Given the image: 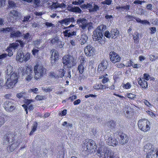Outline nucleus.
Masks as SVG:
<instances>
[{"label":"nucleus","mask_w":158,"mask_h":158,"mask_svg":"<svg viewBox=\"0 0 158 158\" xmlns=\"http://www.w3.org/2000/svg\"><path fill=\"white\" fill-rule=\"evenodd\" d=\"M64 29H66L65 31L63 32L65 36L70 37L73 35H76V32L72 29H70L69 27H65Z\"/></svg>","instance_id":"nucleus-16"},{"label":"nucleus","mask_w":158,"mask_h":158,"mask_svg":"<svg viewBox=\"0 0 158 158\" xmlns=\"http://www.w3.org/2000/svg\"><path fill=\"white\" fill-rule=\"evenodd\" d=\"M19 144L18 142L14 143L11 144L10 145H8L7 148V150L9 152L13 151L17 147Z\"/></svg>","instance_id":"nucleus-20"},{"label":"nucleus","mask_w":158,"mask_h":158,"mask_svg":"<svg viewBox=\"0 0 158 158\" xmlns=\"http://www.w3.org/2000/svg\"><path fill=\"white\" fill-rule=\"evenodd\" d=\"M105 139L108 144L110 146H116L118 144V142L116 140L110 133H107L105 136Z\"/></svg>","instance_id":"nucleus-10"},{"label":"nucleus","mask_w":158,"mask_h":158,"mask_svg":"<svg viewBox=\"0 0 158 158\" xmlns=\"http://www.w3.org/2000/svg\"><path fill=\"white\" fill-rule=\"evenodd\" d=\"M130 6L129 5H126L124 6H122V8L123 9V11H128L130 10Z\"/></svg>","instance_id":"nucleus-53"},{"label":"nucleus","mask_w":158,"mask_h":158,"mask_svg":"<svg viewBox=\"0 0 158 158\" xmlns=\"http://www.w3.org/2000/svg\"><path fill=\"white\" fill-rule=\"evenodd\" d=\"M118 137H119V143L120 144H123L127 142L128 140V137L125 134L121 132L118 134Z\"/></svg>","instance_id":"nucleus-17"},{"label":"nucleus","mask_w":158,"mask_h":158,"mask_svg":"<svg viewBox=\"0 0 158 158\" xmlns=\"http://www.w3.org/2000/svg\"><path fill=\"white\" fill-rule=\"evenodd\" d=\"M112 1V0H105L104 1L101 2V3L103 5H110Z\"/></svg>","instance_id":"nucleus-44"},{"label":"nucleus","mask_w":158,"mask_h":158,"mask_svg":"<svg viewBox=\"0 0 158 158\" xmlns=\"http://www.w3.org/2000/svg\"><path fill=\"white\" fill-rule=\"evenodd\" d=\"M12 81H10V80H8L7 79L6 82V88L7 89L11 88L14 86L16 84Z\"/></svg>","instance_id":"nucleus-25"},{"label":"nucleus","mask_w":158,"mask_h":158,"mask_svg":"<svg viewBox=\"0 0 158 158\" xmlns=\"http://www.w3.org/2000/svg\"><path fill=\"white\" fill-rule=\"evenodd\" d=\"M22 35V34L21 32L18 31H15L13 30L10 33V37L11 38H16L20 37Z\"/></svg>","instance_id":"nucleus-23"},{"label":"nucleus","mask_w":158,"mask_h":158,"mask_svg":"<svg viewBox=\"0 0 158 158\" xmlns=\"http://www.w3.org/2000/svg\"><path fill=\"white\" fill-rule=\"evenodd\" d=\"M86 67V66L85 65L79 64L78 66L77 70L79 71V73L80 74H82Z\"/></svg>","instance_id":"nucleus-30"},{"label":"nucleus","mask_w":158,"mask_h":158,"mask_svg":"<svg viewBox=\"0 0 158 158\" xmlns=\"http://www.w3.org/2000/svg\"><path fill=\"white\" fill-rule=\"evenodd\" d=\"M64 70L63 69H60L59 70V75L61 77H63L64 75Z\"/></svg>","instance_id":"nucleus-43"},{"label":"nucleus","mask_w":158,"mask_h":158,"mask_svg":"<svg viewBox=\"0 0 158 158\" xmlns=\"http://www.w3.org/2000/svg\"><path fill=\"white\" fill-rule=\"evenodd\" d=\"M35 99L37 100H41L44 99V98L42 96L38 95L35 97Z\"/></svg>","instance_id":"nucleus-62"},{"label":"nucleus","mask_w":158,"mask_h":158,"mask_svg":"<svg viewBox=\"0 0 158 158\" xmlns=\"http://www.w3.org/2000/svg\"><path fill=\"white\" fill-rule=\"evenodd\" d=\"M19 46V44L18 43H13L10 44L6 49V51L8 52V56H11L13 55V52L17 49Z\"/></svg>","instance_id":"nucleus-12"},{"label":"nucleus","mask_w":158,"mask_h":158,"mask_svg":"<svg viewBox=\"0 0 158 158\" xmlns=\"http://www.w3.org/2000/svg\"><path fill=\"white\" fill-rule=\"evenodd\" d=\"M10 8H13L16 6V4L14 2L12 1H9L8 2Z\"/></svg>","instance_id":"nucleus-41"},{"label":"nucleus","mask_w":158,"mask_h":158,"mask_svg":"<svg viewBox=\"0 0 158 158\" xmlns=\"http://www.w3.org/2000/svg\"><path fill=\"white\" fill-rule=\"evenodd\" d=\"M24 55L23 52H21L20 53H18L16 56V59L20 62L24 61Z\"/></svg>","instance_id":"nucleus-28"},{"label":"nucleus","mask_w":158,"mask_h":158,"mask_svg":"<svg viewBox=\"0 0 158 158\" xmlns=\"http://www.w3.org/2000/svg\"><path fill=\"white\" fill-rule=\"evenodd\" d=\"M139 34L137 32L134 34L133 35L134 43L136 44H138L139 40Z\"/></svg>","instance_id":"nucleus-31"},{"label":"nucleus","mask_w":158,"mask_h":158,"mask_svg":"<svg viewBox=\"0 0 158 158\" xmlns=\"http://www.w3.org/2000/svg\"><path fill=\"white\" fill-rule=\"evenodd\" d=\"M84 146L86 147L87 150L90 152H95L97 148L96 143L92 139L85 140Z\"/></svg>","instance_id":"nucleus-7"},{"label":"nucleus","mask_w":158,"mask_h":158,"mask_svg":"<svg viewBox=\"0 0 158 158\" xmlns=\"http://www.w3.org/2000/svg\"><path fill=\"white\" fill-rule=\"evenodd\" d=\"M13 27H7L5 28H3V30H2L3 32L7 33L8 32H10V33L11 32L13 31Z\"/></svg>","instance_id":"nucleus-38"},{"label":"nucleus","mask_w":158,"mask_h":158,"mask_svg":"<svg viewBox=\"0 0 158 158\" xmlns=\"http://www.w3.org/2000/svg\"><path fill=\"white\" fill-rule=\"evenodd\" d=\"M86 78V77L85 76H84L83 74H80V73L79 75V79L80 80H84V79Z\"/></svg>","instance_id":"nucleus-63"},{"label":"nucleus","mask_w":158,"mask_h":158,"mask_svg":"<svg viewBox=\"0 0 158 158\" xmlns=\"http://www.w3.org/2000/svg\"><path fill=\"white\" fill-rule=\"evenodd\" d=\"M145 2L143 1H140L139 0H135L134 2L133 3L135 4H136V5H137V4L141 5L143 2Z\"/></svg>","instance_id":"nucleus-57"},{"label":"nucleus","mask_w":158,"mask_h":158,"mask_svg":"<svg viewBox=\"0 0 158 158\" xmlns=\"http://www.w3.org/2000/svg\"><path fill=\"white\" fill-rule=\"evenodd\" d=\"M6 117V116L3 114H0V127L5 122V118Z\"/></svg>","instance_id":"nucleus-34"},{"label":"nucleus","mask_w":158,"mask_h":158,"mask_svg":"<svg viewBox=\"0 0 158 158\" xmlns=\"http://www.w3.org/2000/svg\"><path fill=\"white\" fill-rule=\"evenodd\" d=\"M93 88L96 89H105L108 88V87L106 85H103L102 84L100 83L94 85L93 86Z\"/></svg>","instance_id":"nucleus-29"},{"label":"nucleus","mask_w":158,"mask_h":158,"mask_svg":"<svg viewBox=\"0 0 158 158\" xmlns=\"http://www.w3.org/2000/svg\"><path fill=\"white\" fill-rule=\"evenodd\" d=\"M51 52L52 53L51 59L52 60L56 61L59 59V55L57 51L55 50H51Z\"/></svg>","instance_id":"nucleus-21"},{"label":"nucleus","mask_w":158,"mask_h":158,"mask_svg":"<svg viewBox=\"0 0 158 158\" xmlns=\"http://www.w3.org/2000/svg\"><path fill=\"white\" fill-rule=\"evenodd\" d=\"M144 151L146 152L151 153V152L154 151V148L151 144L148 143L144 146Z\"/></svg>","instance_id":"nucleus-19"},{"label":"nucleus","mask_w":158,"mask_h":158,"mask_svg":"<svg viewBox=\"0 0 158 158\" xmlns=\"http://www.w3.org/2000/svg\"><path fill=\"white\" fill-rule=\"evenodd\" d=\"M38 89L37 88H35L31 89L28 91V92L29 93L33 92L34 93H35L36 92V91H38Z\"/></svg>","instance_id":"nucleus-59"},{"label":"nucleus","mask_w":158,"mask_h":158,"mask_svg":"<svg viewBox=\"0 0 158 158\" xmlns=\"http://www.w3.org/2000/svg\"><path fill=\"white\" fill-rule=\"evenodd\" d=\"M30 54L27 53L24 56V61H27L30 59Z\"/></svg>","instance_id":"nucleus-54"},{"label":"nucleus","mask_w":158,"mask_h":158,"mask_svg":"<svg viewBox=\"0 0 158 158\" xmlns=\"http://www.w3.org/2000/svg\"><path fill=\"white\" fill-rule=\"evenodd\" d=\"M16 42H17L20 45V46L22 47H23L25 44H26L25 42L21 40H17Z\"/></svg>","instance_id":"nucleus-55"},{"label":"nucleus","mask_w":158,"mask_h":158,"mask_svg":"<svg viewBox=\"0 0 158 158\" xmlns=\"http://www.w3.org/2000/svg\"><path fill=\"white\" fill-rule=\"evenodd\" d=\"M37 123L36 122H35L33 124V128L31 131L30 135H32L34 133V132L35 131L37 127Z\"/></svg>","instance_id":"nucleus-39"},{"label":"nucleus","mask_w":158,"mask_h":158,"mask_svg":"<svg viewBox=\"0 0 158 158\" xmlns=\"http://www.w3.org/2000/svg\"><path fill=\"white\" fill-rule=\"evenodd\" d=\"M79 59L80 60V64H82L83 65H85L84 63L86 62L85 58L83 56H81L79 57Z\"/></svg>","instance_id":"nucleus-46"},{"label":"nucleus","mask_w":158,"mask_h":158,"mask_svg":"<svg viewBox=\"0 0 158 158\" xmlns=\"http://www.w3.org/2000/svg\"><path fill=\"white\" fill-rule=\"evenodd\" d=\"M139 128L142 131L146 132L150 129V122L147 119L139 120L138 123Z\"/></svg>","instance_id":"nucleus-6"},{"label":"nucleus","mask_w":158,"mask_h":158,"mask_svg":"<svg viewBox=\"0 0 158 158\" xmlns=\"http://www.w3.org/2000/svg\"><path fill=\"white\" fill-rule=\"evenodd\" d=\"M77 23L78 24L79 27L84 31L88 30L89 31L92 27V23L88 22L86 19L85 18H80L77 20Z\"/></svg>","instance_id":"nucleus-4"},{"label":"nucleus","mask_w":158,"mask_h":158,"mask_svg":"<svg viewBox=\"0 0 158 158\" xmlns=\"http://www.w3.org/2000/svg\"><path fill=\"white\" fill-rule=\"evenodd\" d=\"M152 23L155 25H158V19H153Z\"/></svg>","instance_id":"nucleus-60"},{"label":"nucleus","mask_w":158,"mask_h":158,"mask_svg":"<svg viewBox=\"0 0 158 158\" xmlns=\"http://www.w3.org/2000/svg\"><path fill=\"white\" fill-rule=\"evenodd\" d=\"M10 13L15 19H19L22 16L21 13L15 10H13L11 11Z\"/></svg>","instance_id":"nucleus-24"},{"label":"nucleus","mask_w":158,"mask_h":158,"mask_svg":"<svg viewBox=\"0 0 158 158\" xmlns=\"http://www.w3.org/2000/svg\"><path fill=\"white\" fill-rule=\"evenodd\" d=\"M109 55L110 60L113 63L119 62L120 60L121 57L119 55L114 52H110Z\"/></svg>","instance_id":"nucleus-14"},{"label":"nucleus","mask_w":158,"mask_h":158,"mask_svg":"<svg viewBox=\"0 0 158 158\" xmlns=\"http://www.w3.org/2000/svg\"><path fill=\"white\" fill-rule=\"evenodd\" d=\"M42 89L46 92H50L52 91V88L51 87H42Z\"/></svg>","instance_id":"nucleus-47"},{"label":"nucleus","mask_w":158,"mask_h":158,"mask_svg":"<svg viewBox=\"0 0 158 158\" xmlns=\"http://www.w3.org/2000/svg\"><path fill=\"white\" fill-rule=\"evenodd\" d=\"M123 87L126 89H129L131 87V85L129 83H127L126 84H124Z\"/></svg>","instance_id":"nucleus-56"},{"label":"nucleus","mask_w":158,"mask_h":158,"mask_svg":"<svg viewBox=\"0 0 158 158\" xmlns=\"http://www.w3.org/2000/svg\"><path fill=\"white\" fill-rule=\"evenodd\" d=\"M109 80L108 78L105 77L102 79V82L103 84H104L108 82L109 81Z\"/></svg>","instance_id":"nucleus-61"},{"label":"nucleus","mask_w":158,"mask_h":158,"mask_svg":"<svg viewBox=\"0 0 158 158\" xmlns=\"http://www.w3.org/2000/svg\"><path fill=\"white\" fill-rule=\"evenodd\" d=\"M59 41V39L55 37L52 38L51 40V43L53 44L56 43H58Z\"/></svg>","instance_id":"nucleus-49"},{"label":"nucleus","mask_w":158,"mask_h":158,"mask_svg":"<svg viewBox=\"0 0 158 158\" xmlns=\"http://www.w3.org/2000/svg\"><path fill=\"white\" fill-rule=\"evenodd\" d=\"M97 153L100 156L104 155V158H119L118 156L114 155V153L104 146H101L98 149Z\"/></svg>","instance_id":"nucleus-2"},{"label":"nucleus","mask_w":158,"mask_h":158,"mask_svg":"<svg viewBox=\"0 0 158 158\" xmlns=\"http://www.w3.org/2000/svg\"><path fill=\"white\" fill-rule=\"evenodd\" d=\"M111 35L112 38H115L118 35V31L117 29H113L111 32Z\"/></svg>","instance_id":"nucleus-35"},{"label":"nucleus","mask_w":158,"mask_h":158,"mask_svg":"<svg viewBox=\"0 0 158 158\" xmlns=\"http://www.w3.org/2000/svg\"><path fill=\"white\" fill-rule=\"evenodd\" d=\"M16 134L14 132H9L5 135L4 139L7 142L6 143H10L12 142L15 139Z\"/></svg>","instance_id":"nucleus-13"},{"label":"nucleus","mask_w":158,"mask_h":158,"mask_svg":"<svg viewBox=\"0 0 158 158\" xmlns=\"http://www.w3.org/2000/svg\"><path fill=\"white\" fill-rule=\"evenodd\" d=\"M75 21L74 18L71 17L63 19L59 21V23L62 24H64L67 26L70 24L71 23L74 22Z\"/></svg>","instance_id":"nucleus-18"},{"label":"nucleus","mask_w":158,"mask_h":158,"mask_svg":"<svg viewBox=\"0 0 158 158\" xmlns=\"http://www.w3.org/2000/svg\"><path fill=\"white\" fill-rule=\"evenodd\" d=\"M125 96L133 100H134L136 98V95L131 93H127L125 95Z\"/></svg>","instance_id":"nucleus-37"},{"label":"nucleus","mask_w":158,"mask_h":158,"mask_svg":"<svg viewBox=\"0 0 158 158\" xmlns=\"http://www.w3.org/2000/svg\"><path fill=\"white\" fill-rule=\"evenodd\" d=\"M32 67L30 66H27L26 68V73L27 74H30L32 72Z\"/></svg>","instance_id":"nucleus-42"},{"label":"nucleus","mask_w":158,"mask_h":158,"mask_svg":"<svg viewBox=\"0 0 158 158\" xmlns=\"http://www.w3.org/2000/svg\"><path fill=\"white\" fill-rule=\"evenodd\" d=\"M138 84L142 88H146L148 87V83L143 78H138Z\"/></svg>","instance_id":"nucleus-22"},{"label":"nucleus","mask_w":158,"mask_h":158,"mask_svg":"<svg viewBox=\"0 0 158 158\" xmlns=\"http://www.w3.org/2000/svg\"><path fill=\"white\" fill-rule=\"evenodd\" d=\"M31 17L29 16H24V17L23 20L22 21L23 22L27 23L30 21L29 19Z\"/></svg>","instance_id":"nucleus-48"},{"label":"nucleus","mask_w":158,"mask_h":158,"mask_svg":"<svg viewBox=\"0 0 158 158\" xmlns=\"http://www.w3.org/2000/svg\"><path fill=\"white\" fill-rule=\"evenodd\" d=\"M64 153L63 149H62V150L61 152L58 153L57 155V157L58 158H64Z\"/></svg>","instance_id":"nucleus-40"},{"label":"nucleus","mask_w":158,"mask_h":158,"mask_svg":"<svg viewBox=\"0 0 158 158\" xmlns=\"http://www.w3.org/2000/svg\"><path fill=\"white\" fill-rule=\"evenodd\" d=\"M39 51V50L35 48H33L32 50V54L35 56L36 54H38Z\"/></svg>","instance_id":"nucleus-58"},{"label":"nucleus","mask_w":158,"mask_h":158,"mask_svg":"<svg viewBox=\"0 0 158 158\" xmlns=\"http://www.w3.org/2000/svg\"><path fill=\"white\" fill-rule=\"evenodd\" d=\"M13 101H7L4 102V107L6 111H11L15 109V103Z\"/></svg>","instance_id":"nucleus-11"},{"label":"nucleus","mask_w":158,"mask_h":158,"mask_svg":"<svg viewBox=\"0 0 158 158\" xmlns=\"http://www.w3.org/2000/svg\"><path fill=\"white\" fill-rule=\"evenodd\" d=\"M127 109V108H125L124 110V112H125L124 114L125 116L128 118H130L131 116V112L128 111Z\"/></svg>","instance_id":"nucleus-33"},{"label":"nucleus","mask_w":158,"mask_h":158,"mask_svg":"<svg viewBox=\"0 0 158 158\" xmlns=\"http://www.w3.org/2000/svg\"><path fill=\"white\" fill-rule=\"evenodd\" d=\"M108 65V64L107 61H104L101 62V66H102V68L104 69H106Z\"/></svg>","instance_id":"nucleus-45"},{"label":"nucleus","mask_w":158,"mask_h":158,"mask_svg":"<svg viewBox=\"0 0 158 158\" xmlns=\"http://www.w3.org/2000/svg\"><path fill=\"white\" fill-rule=\"evenodd\" d=\"M40 43V40H35L34 42L33 45L37 48H38L37 47Z\"/></svg>","instance_id":"nucleus-52"},{"label":"nucleus","mask_w":158,"mask_h":158,"mask_svg":"<svg viewBox=\"0 0 158 158\" xmlns=\"http://www.w3.org/2000/svg\"><path fill=\"white\" fill-rule=\"evenodd\" d=\"M107 124L108 127L111 129L114 128L116 126L115 122L113 121L109 122Z\"/></svg>","instance_id":"nucleus-36"},{"label":"nucleus","mask_w":158,"mask_h":158,"mask_svg":"<svg viewBox=\"0 0 158 158\" xmlns=\"http://www.w3.org/2000/svg\"><path fill=\"white\" fill-rule=\"evenodd\" d=\"M149 29L151 31V32H150L151 34H153L156 32V28L155 27H150L149 28Z\"/></svg>","instance_id":"nucleus-51"},{"label":"nucleus","mask_w":158,"mask_h":158,"mask_svg":"<svg viewBox=\"0 0 158 158\" xmlns=\"http://www.w3.org/2000/svg\"><path fill=\"white\" fill-rule=\"evenodd\" d=\"M13 68L12 66L10 65L7 66L6 70V79L16 83L18 82L19 73L15 72H13Z\"/></svg>","instance_id":"nucleus-1"},{"label":"nucleus","mask_w":158,"mask_h":158,"mask_svg":"<svg viewBox=\"0 0 158 158\" xmlns=\"http://www.w3.org/2000/svg\"><path fill=\"white\" fill-rule=\"evenodd\" d=\"M23 94H24L23 92H22L19 93L17 94L16 96L19 98H20L23 97Z\"/></svg>","instance_id":"nucleus-64"},{"label":"nucleus","mask_w":158,"mask_h":158,"mask_svg":"<svg viewBox=\"0 0 158 158\" xmlns=\"http://www.w3.org/2000/svg\"><path fill=\"white\" fill-rule=\"evenodd\" d=\"M126 18L129 21L134 20L135 19V18L133 16L130 15H127L126 16Z\"/></svg>","instance_id":"nucleus-50"},{"label":"nucleus","mask_w":158,"mask_h":158,"mask_svg":"<svg viewBox=\"0 0 158 158\" xmlns=\"http://www.w3.org/2000/svg\"><path fill=\"white\" fill-rule=\"evenodd\" d=\"M62 60L64 68H70L76 64L73 57L70 55L64 56L63 57Z\"/></svg>","instance_id":"nucleus-3"},{"label":"nucleus","mask_w":158,"mask_h":158,"mask_svg":"<svg viewBox=\"0 0 158 158\" xmlns=\"http://www.w3.org/2000/svg\"><path fill=\"white\" fill-rule=\"evenodd\" d=\"M22 35L23 36V39L28 42H29L31 39V35L28 32L23 34Z\"/></svg>","instance_id":"nucleus-27"},{"label":"nucleus","mask_w":158,"mask_h":158,"mask_svg":"<svg viewBox=\"0 0 158 158\" xmlns=\"http://www.w3.org/2000/svg\"><path fill=\"white\" fill-rule=\"evenodd\" d=\"M68 10L69 11L78 13H80L81 12V10L80 8L77 6H74V7L70 8L68 9Z\"/></svg>","instance_id":"nucleus-26"},{"label":"nucleus","mask_w":158,"mask_h":158,"mask_svg":"<svg viewBox=\"0 0 158 158\" xmlns=\"http://www.w3.org/2000/svg\"><path fill=\"white\" fill-rule=\"evenodd\" d=\"M88 39L87 36L86 35H83L81 36V38L80 39L81 44H83L85 43Z\"/></svg>","instance_id":"nucleus-32"},{"label":"nucleus","mask_w":158,"mask_h":158,"mask_svg":"<svg viewBox=\"0 0 158 158\" xmlns=\"http://www.w3.org/2000/svg\"><path fill=\"white\" fill-rule=\"evenodd\" d=\"M95 50L94 47L90 45H87L85 48L84 52L86 56H90L94 54Z\"/></svg>","instance_id":"nucleus-15"},{"label":"nucleus","mask_w":158,"mask_h":158,"mask_svg":"<svg viewBox=\"0 0 158 158\" xmlns=\"http://www.w3.org/2000/svg\"><path fill=\"white\" fill-rule=\"evenodd\" d=\"M84 7L88 9L90 13L96 12L99 9V7L94 2H91L84 5Z\"/></svg>","instance_id":"nucleus-9"},{"label":"nucleus","mask_w":158,"mask_h":158,"mask_svg":"<svg viewBox=\"0 0 158 158\" xmlns=\"http://www.w3.org/2000/svg\"><path fill=\"white\" fill-rule=\"evenodd\" d=\"M34 72L35 73V78L37 79L43 77L46 73V69L42 65H36L34 67Z\"/></svg>","instance_id":"nucleus-5"},{"label":"nucleus","mask_w":158,"mask_h":158,"mask_svg":"<svg viewBox=\"0 0 158 158\" xmlns=\"http://www.w3.org/2000/svg\"><path fill=\"white\" fill-rule=\"evenodd\" d=\"M93 33V38L94 40L99 42L102 39L103 35L102 33V31L100 27H97L94 31Z\"/></svg>","instance_id":"nucleus-8"}]
</instances>
